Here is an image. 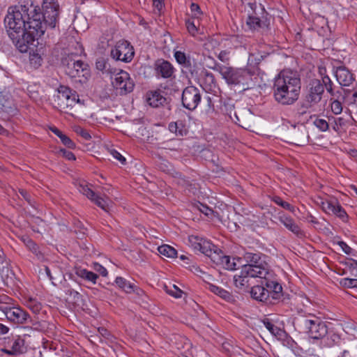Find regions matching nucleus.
<instances>
[{"label": "nucleus", "mask_w": 357, "mask_h": 357, "mask_svg": "<svg viewBox=\"0 0 357 357\" xmlns=\"http://www.w3.org/2000/svg\"><path fill=\"white\" fill-rule=\"evenodd\" d=\"M211 68L218 71L228 84L239 85V73L241 68H234L230 66L215 65Z\"/></svg>", "instance_id": "16"}, {"label": "nucleus", "mask_w": 357, "mask_h": 357, "mask_svg": "<svg viewBox=\"0 0 357 357\" xmlns=\"http://www.w3.org/2000/svg\"><path fill=\"white\" fill-rule=\"evenodd\" d=\"M25 305L34 314H38L42 309V304L33 298H29Z\"/></svg>", "instance_id": "37"}, {"label": "nucleus", "mask_w": 357, "mask_h": 357, "mask_svg": "<svg viewBox=\"0 0 357 357\" xmlns=\"http://www.w3.org/2000/svg\"><path fill=\"white\" fill-rule=\"evenodd\" d=\"M201 99L200 90L194 86H188L183 91L182 104L184 107L190 111H193L197 107Z\"/></svg>", "instance_id": "12"}, {"label": "nucleus", "mask_w": 357, "mask_h": 357, "mask_svg": "<svg viewBox=\"0 0 357 357\" xmlns=\"http://www.w3.org/2000/svg\"><path fill=\"white\" fill-rule=\"evenodd\" d=\"M109 73L112 74V84L116 89L119 90L120 94H127L132 91L135 84L128 73L114 68Z\"/></svg>", "instance_id": "9"}, {"label": "nucleus", "mask_w": 357, "mask_h": 357, "mask_svg": "<svg viewBox=\"0 0 357 357\" xmlns=\"http://www.w3.org/2000/svg\"><path fill=\"white\" fill-rule=\"evenodd\" d=\"M42 17L45 26L50 29L56 27L59 22L60 8L57 0H43Z\"/></svg>", "instance_id": "10"}, {"label": "nucleus", "mask_w": 357, "mask_h": 357, "mask_svg": "<svg viewBox=\"0 0 357 357\" xmlns=\"http://www.w3.org/2000/svg\"><path fill=\"white\" fill-rule=\"evenodd\" d=\"M230 52L228 50H222L221 51L218 55V58L223 63H227L229 62L230 57H229Z\"/></svg>", "instance_id": "56"}, {"label": "nucleus", "mask_w": 357, "mask_h": 357, "mask_svg": "<svg viewBox=\"0 0 357 357\" xmlns=\"http://www.w3.org/2000/svg\"><path fill=\"white\" fill-rule=\"evenodd\" d=\"M258 75L255 70L249 68H241L239 73V84L246 90L252 88L257 83Z\"/></svg>", "instance_id": "17"}, {"label": "nucleus", "mask_w": 357, "mask_h": 357, "mask_svg": "<svg viewBox=\"0 0 357 357\" xmlns=\"http://www.w3.org/2000/svg\"><path fill=\"white\" fill-rule=\"evenodd\" d=\"M243 257L246 261V264H252L253 262H256L257 260L259 261L261 257H265V256L260 252H245Z\"/></svg>", "instance_id": "38"}, {"label": "nucleus", "mask_w": 357, "mask_h": 357, "mask_svg": "<svg viewBox=\"0 0 357 357\" xmlns=\"http://www.w3.org/2000/svg\"><path fill=\"white\" fill-rule=\"evenodd\" d=\"M321 84L324 88H326L327 92L331 96H335V93L333 90V83L328 75H324L321 77Z\"/></svg>", "instance_id": "40"}, {"label": "nucleus", "mask_w": 357, "mask_h": 357, "mask_svg": "<svg viewBox=\"0 0 357 357\" xmlns=\"http://www.w3.org/2000/svg\"><path fill=\"white\" fill-rule=\"evenodd\" d=\"M73 91L71 90L69 87L63 85H61L57 89V95L55 98L58 100V106L61 107V109H65V101L68 100L70 97L72 96V93Z\"/></svg>", "instance_id": "27"}, {"label": "nucleus", "mask_w": 357, "mask_h": 357, "mask_svg": "<svg viewBox=\"0 0 357 357\" xmlns=\"http://www.w3.org/2000/svg\"><path fill=\"white\" fill-rule=\"evenodd\" d=\"M38 259H43V255L40 250L39 246L31 239L26 246Z\"/></svg>", "instance_id": "42"}, {"label": "nucleus", "mask_w": 357, "mask_h": 357, "mask_svg": "<svg viewBox=\"0 0 357 357\" xmlns=\"http://www.w3.org/2000/svg\"><path fill=\"white\" fill-rule=\"evenodd\" d=\"M12 102L5 95L0 94V114L7 112L11 108Z\"/></svg>", "instance_id": "43"}, {"label": "nucleus", "mask_w": 357, "mask_h": 357, "mask_svg": "<svg viewBox=\"0 0 357 357\" xmlns=\"http://www.w3.org/2000/svg\"><path fill=\"white\" fill-rule=\"evenodd\" d=\"M116 285L127 294H131L135 291V284L131 283L122 277H116L115 280Z\"/></svg>", "instance_id": "31"}, {"label": "nucleus", "mask_w": 357, "mask_h": 357, "mask_svg": "<svg viewBox=\"0 0 357 357\" xmlns=\"http://www.w3.org/2000/svg\"><path fill=\"white\" fill-rule=\"evenodd\" d=\"M77 189L79 192L86 196L89 199L93 200L95 199L96 193L89 188L88 185L79 183Z\"/></svg>", "instance_id": "41"}, {"label": "nucleus", "mask_w": 357, "mask_h": 357, "mask_svg": "<svg viewBox=\"0 0 357 357\" xmlns=\"http://www.w3.org/2000/svg\"><path fill=\"white\" fill-rule=\"evenodd\" d=\"M59 153L62 155L63 157L68 160H75L76 159L75 155L73 152L67 151L64 149H60Z\"/></svg>", "instance_id": "57"}, {"label": "nucleus", "mask_w": 357, "mask_h": 357, "mask_svg": "<svg viewBox=\"0 0 357 357\" xmlns=\"http://www.w3.org/2000/svg\"><path fill=\"white\" fill-rule=\"evenodd\" d=\"M328 336L327 337V344L328 346L329 347H331L333 345H334L335 344H337L340 342V337L339 335L335 333H328Z\"/></svg>", "instance_id": "52"}, {"label": "nucleus", "mask_w": 357, "mask_h": 357, "mask_svg": "<svg viewBox=\"0 0 357 357\" xmlns=\"http://www.w3.org/2000/svg\"><path fill=\"white\" fill-rule=\"evenodd\" d=\"M75 132L86 140H89L91 138V136L90 135L89 132L86 130L83 129L80 127L77 128L75 130Z\"/></svg>", "instance_id": "59"}, {"label": "nucleus", "mask_w": 357, "mask_h": 357, "mask_svg": "<svg viewBox=\"0 0 357 357\" xmlns=\"http://www.w3.org/2000/svg\"><path fill=\"white\" fill-rule=\"evenodd\" d=\"M77 57L74 54H68L62 59V64L66 75L71 78H78L79 82H85L91 76L90 68L87 63Z\"/></svg>", "instance_id": "6"}, {"label": "nucleus", "mask_w": 357, "mask_h": 357, "mask_svg": "<svg viewBox=\"0 0 357 357\" xmlns=\"http://www.w3.org/2000/svg\"><path fill=\"white\" fill-rule=\"evenodd\" d=\"M174 56L176 61L192 76L197 74V63L194 59L192 60L189 55L182 51H175Z\"/></svg>", "instance_id": "18"}, {"label": "nucleus", "mask_w": 357, "mask_h": 357, "mask_svg": "<svg viewBox=\"0 0 357 357\" xmlns=\"http://www.w3.org/2000/svg\"><path fill=\"white\" fill-rule=\"evenodd\" d=\"M340 284L348 288H357V279L343 278L341 280Z\"/></svg>", "instance_id": "49"}, {"label": "nucleus", "mask_w": 357, "mask_h": 357, "mask_svg": "<svg viewBox=\"0 0 357 357\" xmlns=\"http://www.w3.org/2000/svg\"><path fill=\"white\" fill-rule=\"evenodd\" d=\"M166 100L159 91H151L147 93L146 102L153 107H158Z\"/></svg>", "instance_id": "29"}, {"label": "nucleus", "mask_w": 357, "mask_h": 357, "mask_svg": "<svg viewBox=\"0 0 357 357\" xmlns=\"http://www.w3.org/2000/svg\"><path fill=\"white\" fill-rule=\"evenodd\" d=\"M324 92V88L321 80L311 79L306 86L304 98L299 108L300 113L306 114L307 109L317 105L321 101Z\"/></svg>", "instance_id": "7"}, {"label": "nucleus", "mask_w": 357, "mask_h": 357, "mask_svg": "<svg viewBox=\"0 0 357 357\" xmlns=\"http://www.w3.org/2000/svg\"><path fill=\"white\" fill-rule=\"evenodd\" d=\"M249 267H243L238 274L234 276V283L235 286L241 289H246L251 286L250 280L252 278H258L257 276L252 275L250 273Z\"/></svg>", "instance_id": "19"}, {"label": "nucleus", "mask_w": 357, "mask_h": 357, "mask_svg": "<svg viewBox=\"0 0 357 357\" xmlns=\"http://www.w3.org/2000/svg\"><path fill=\"white\" fill-rule=\"evenodd\" d=\"M321 206L324 212L338 217L343 222L348 221L349 216L347 212L336 199L331 198L322 200Z\"/></svg>", "instance_id": "14"}, {"label": "nucleus", "mask_w": 357, "mask_h": 357, "mask_svg": "<svg viewBox=\"0 0 357 357\" xmlns=\"http://www.w3.org/2000/svg\"><path fill=\"white\" fill-rule=\"evenodd\" d=\"M201 86L208 92L214 91L216 89V82L213 73L205 71L204 73V77L202 80Z\"/></svg>", "instance_id": "28"}, {"label": "nucleus", "mask_w": 357, "mask_h": 357, "mask_svg": "<svg viewBox=\"0 0 357 357\" xmlns=\"http://www.w3.org/2000/svg\"><path fill=\"white\" fill-rule=\"evenodd\" d=\"M25 351V341L20 336H17L13 339L10 349L4 348L1 349L2 352L10 356L20 355L23 354Z\"/></svg>", "instance_id": "23"}, {"label": "nucleus", "mask_w": 357, "mask_h": 357, "mask_svg": "<svg viewBox=\"0 0 357 357\" xmlns=\"http://www.w3.org/2000/svg\"><path fill=\"white\" fill-rule=\"evenodd\" d=\"M190 12L191 17L194 18H199V17L202 15V12L201 11L199 6L195 3H191Z\"/></svg>", "instance_id": "50"}, {"label": "nucleus", "mask_w": 357, "mask_h": 357, "mask_svg": "<svg viewBox=\"0 0 357 357\" xmlns=\"http://www.w3.org/2000/svg\"><path fill=\"white\" fill-rule=\"evenodd\" d=\"M337 243L346 254L351 253V248L345 242L339 241Z\"/></svg>", "instance_id": "63"}, {"label": "nucleus", "mask_w": 357, "mask_h": 357, "mask_svg": "<svg viewBox=\"0 0 357 357\" xmlns=\"http://www.w3.org/2000/svg\"><path fill=\"white\" fill-rule=\"evenodd\" d=\"M174 67L167 61L159 59L155 63V70L158 76L169 78L174 73Z\"/></svg>", "instance_id": "22"}, {"label": "nucleus", "mask_w": 357, "mask_h": 357, "mask_svg": "<svg viewBox=\"0 0 357 357\" xmlns=\"http://www.w3.org/2000/svg\"><path fill=\"white\" fill-rule=\"evenodd\" d=\"M178 136H184L187 134L188 130L185 125L181 121H178Z\"/></svg>", "instance_id": "61"}, {"label": "nucleus", "mask_w": 357, "mask_h": 357, "mask_svg": "<svg viewBox=\"0 0 357 357\" xmlns=\"http://www.w3.org/2000/svg\"><path fill=\"white\" fill-rule=\"evenodd\" d=\"M271 199L276 204L280 206L283 208H284L286 210H288V211H289L291 212H294V207L292 205H291L289 203L283 201L282 199V198L280 197L279 196H273Z\"/></svg>", "instance_id": "44"}, {"label": "nucleus", "mask_w": 357, "mask_h": 357, "mask_svg": "<svg viewBox=\"0 0 357 357\" xmlns=\"http://www.w3.org/2000/svg\"><path fill=\"white\" fill-rule=\"evenodd\" d=\"M314 125L322 132L328 130L329 128L328 123L323 119H316L314 121Z\"/></svg>", "instance_id": "46"}, {"label": "nucleus", "mask_w": 357, "mask_h": 357, "mask_svg": "<svg viewBox=\"0 0 357 357\" xmlns=\"http://www.w3.org/2000/svg\"><path fill=\"white\" fill-rule=\"evenodd\" d=\"M159 253L169 258H176L177 257V251L173 247L169 245H162L158 247Z\"/></svg>", "instance_id": "35"}, {"label": "nucleus", "mask_w": 357, "mask_h": 357, "mask_svg": "<svg viewBox=\"0 0 357 357\" xmlns=\"http://www.w3.org/2000/svg\"><path fill=\"white\" fill-rule=\"evenodd\" d=\"M247 24L249 27L254 30L261 29L263 32L267 31L269 29V24L266 22H261V20L255 16H249L247 20Z\"/></svg>", "instance_id": "30"}, {"label": "nucleus", "mask_w": 357, "mask_h": 357, "mask_svg": "<svg viewBox=\"0 0 357 357\" xmlns=\"http://www.w3.org/2000/svg\"><path fill=\"white\" fill-rule=\"evenodd\" d=\"M12 299L6 296L0 298V310L5 314L6 319L15 324H31L38 328L39 323L33 320L29 314L22 307L12 303Z\"/></svg>", "instance_id": "4"}, {"label": "nucleus", "mask_w": 357, "mask_h": 357, "mask_svg": "<svg viewBox=\"0 0 357 357\" xmlns=\"http://www.w3.org/2000/svg\"><path fill=\"white\" fill-rule=\"evenodd\" d=\"M33 10H35L32 9V3L22 4L21 2L18 5L8 8L4 22L10 38H13V35L26 32V22Z\"/></svg>", "instance_id": "2"}, {"label": "nucleus", "mask_w": 357, "mask_h": 357, "mask_svg": "<svg viewBox=\"0 0 357 357\" xmlns=\"http://www.w3.org/2000/svg\"><path fill=\"white\" fill-rule=\"evenodd\" d=\"M66 102L65 103V109H68L69 107L72 108L77 103L83 104V102H82L79 100V96L77 95L75 91H73L72 96L70 97V98L67 100Z\"/></svg>", "instance_id": "45"}, {"label": "nucleus", "mask_w": 357, "mask_h": 357, "mask_svg": "<svg viewBox=\"0 0 357 357\" xmlns=\"http://www.w3.org/2000/svg\"><path fill=\"white\" fill-rule=\"evenodd\" d=\"M91 201L93 202L98 206H99L104 211H107L108 210L109 205H108L107 201H106L103 198L98 196L96 194L95 199Z\"/></svg>", "instance_id": "48"}, {"label": "nucleus", "mask_w": 357, "mask_h": 357, "mask_svg": "<svg viewBox=\"0 0 357 357\" xmlns=\"http://www.w3.org/2000/svg\"><path fill=\"white\" fill-rule=\"evenodd\" d=\"M10 39L15 45L16 47L21 52H27L29 48L28 44L32 41L29 38H27V34H26V32L20 33V34L17 33L16 35H13V38Z\"/></svg>", "instance_id": "26"}, {"label": "nucleus", "mask_w": 357, "mask_h": 357, "mask_svg": "<svg viewBox=\"0 0 357 357\" xmlns=\"http://www.w3.org/2000/svg\"><path fill=\"white\" fill-rule=\"evenodd\" d=\"M76 273L79 277L88 281H91L93 284H96V280L98 278L97 274L86 269H79L76 271Z\"/></svg>", "instance_id": "36"}, {"label": "nucleus", "mask_w": 357, "mask_h": 357, "mask_svg": "<svg viewBox=\"0 0 357 357\" xmlns=\"http://www.w3.org/2000/svg\"><path fill=\"white\" fill-rule=\"evenodd\" d=\"M347 265L350 269L351 274L357 276V261L354 259H349L347 263Z\"/></svg>", "instance_id": "55"}, {"label": "nucleus", "mask_w": 357, "mask_h": 357, "mask_svg": "<svg viewBox=\"0 0 357 357\" xmlns=\"http://www.w3.org/2000/svg\"><path fill=\"white\" fill-rule=\"evenodd\" d=\"M32 9L35 10L30 13L29 19H27L26 22V34L31 40H34L45 33L47 26H45L43 20H41L43 17L40 8L32 5Z\"/></svg>", "instance_id": "8"}, {"label": "nucleus", "mask_w": 357, "mask_h": 357, "mask_svg": "<svg viewBox=\"0 0 357 357\" xmlns=\"http://www.w3.org/2000/svg\"><path fill=\"white\" fill-rule=\"evenodd\" d=\"M333 128L335 131H338L346 125V121L342 117L333 118Z\"/></svg>", "instance_id": "53"}, {"label": "nucleus", "mask_w": 357, "mask_h": 357, "mask_svg": "<svg viewBox=\"0 0 357 357\" xmlns=\"http://www.w3.org/2000/svg\"><path fill=\"white\" fill-rule=\"evenodd\" d=\"M200 211L204 213L205 215L209 217L212 215L213 211L208 206L206 205H201V208H199Z\"/></svg>", "instance_id": "62"}, {"label": "nucleus", "mask_w": 357, "mask_h": 357, "mask_svg": "<svg viewBox=\"0 0 357 357\" xmlns=\"http://www.w3.org/2000/svg\"><path fill=\"white\" fill-rule=\"evenodd\" d=\"M208 289L211 292L226 301H229L231 298V295L229 291L215 284H209Z\"/></svg>", "instance_id": "34"}, {"label": "nucleus", "mask_w": 357, "mask_h": 357, "mask_svg": "<svg viewBox=\"0 0 357 357\" xmlns=\"http://www.w3.org/2000/svg\"><path fill=\"white\" fill-rule=\"evenodd\" d=\"M153 6L160 11L164 6V0H153Z\"/></svg>", "instance_id": "64"}, {"label": "nucleus", "mask_w": 357, "mask_h": 357, "mask_svg": "<svg viewBox=\"0 0 357 357\" xmlns=\"http://www.w3.org/2000/svg\"><path fill=\"white\" fill-rule=\"evenodd\" d=\"M271 277L268 279H264L263 286L256 285L252 287V297L259 301L265 303L268 305L275 304L282 296V285L275 280H271Z\"/></svg>", "instance_id": "3"}, {"label": "nucleus", "mask_w": 357, "mask_h": 357, "mask_svg": "<svg viewBox=\"0 0 357 357\" xmlns=\"http://www.w3.org/2000/svg\"><path fill=\"white\" fill-rule=\"evenodd\" d=\"M264 326L270 331L271 334L278 337L281 336L282 333V331L276 326L274 324H273L269 319H266L263 321Z\"/></svg>", "instance_id": "39"}, {"label": "nucleus", "mask_w": 357, "mask_h": 357, "mask_svg": "<svg viewBox=\"0 0 357 357\" xmlns=\"http://www.w3.org/2000/svg\"><path fill=\"white\" fill-rule=\"evenodd\" d=\"M296 322L300 331L307 334L312 339L320 340L328 334V326L326 322L314 314L301 316Z\"/></svg>", "instance_id": "5"}, {"label": "nucleus", "mask_w": 357, "mask_h": 357, "mask_svg": "<svg viewBox=\"0 0 357 357\" xmlns=\"http://www.w3.org/2000/svg\"><path fill=\"white\" fill-rule=\"evenodd\" d=\"M280 222L289 231L296 234L297 236H303V232L300 227L294 222L290 216L282 214L279 217Z\"/></svg>", "instance_id": "25"}, {"label": "nucleus", "mask_w": 357, "mask_h": 357, "mask_svg": "<svg viewBox=\"0 0 357 357\" xmlns=\"http://www.w3.org/2000/svg\"><path fill=\"white\" fill-rule=\"evenodd\" d=\"M301 89L300 75L296 70L284 69L274 79L273 93L280 105H294L299 98Z\"/></svg>", "instance_id": "1"}, {"label": "nucleus", "mask_w": 357, "mask_h": 357, "mask_svg": "<svg viewBox=\"0 0 357 357\" xmlns=\"http://www.w3.org/2000/svg\"><path fill=\"white\" fill-rule=\"evenodd\" d=\"M50 130L53 133H54L56 136L59 137L63 145L72 149L75 148V144L72 141V139L67 135H64L57 128L53 127L51 128Z\"/></svg>", "instance_id": "32"}, {"label": "nucleus", "mask_w": 357, "mask_h": 357, "mask_svg": "<svg viewBox=\"0 0 357 357\" xmlns=\"http://www.w3.org/2000/svg\"><path fill=\"white\" fill-rule=\"evenodd\" d=\"M135 52L133 47L127 40H119L111 50V56L113 59L126 63L131 61Z\"/></svg>", "instance_id": "11"}, {"label": "nucleus", "mask_w": 357, "mask_h": 357, "mask_svg": "<svg viewBox=\"0 0 357 357\" xmlns=\"http://www.w3.org/2000/svg\"><path fill=\"white\" fill-rule=\"evenodd\" d=\"M291 143L301 146L307 142V132L306 128L301 125L298 127L293 126L289 132Z\"/></svg>", "instance_id": "20"}, {"label": "nucleus", "mask_w": 357, "mask_h": 357, "mask_svg": "<svg viewBox=\"0 0 357 357\" xmlns=\"http://www.w3.org/2000/svg\"><path fill=\"white\" fill-rule=\"evenodd\" d=\"M331 111L335 114H340L342 112V102L337 100H333L331 104Z\"/></svg>", "instance_id": "51"}, {"label": "nucleus", "mask_w": 357, "mask_h": 357, "mask_svg": "<svg viewBox=\"0 0 357 357\" xmlns=\"http://www.w3.org/2000/svg\"><path fill=\"white\" fill-rule=\"evenodd\" d=\"M189 241L195 249L209 257L213 261H216V257L219 252H217L216 247L213 243L195 236H190Z\"/></svg>", "instance_id": "13"}, {"label": "nucleus", "mask_w": 357, "mask_h": 357, "mask_svg": "<svg viewBox=\"0 0 357 357\" xmlns=\"http://www.w3.org/2000/svg\"><path fill=\"white\" fill-rule=\"evenodd\" d=\"M111 154L113 155L114 158L118 160L122 165L126 163V158L117 151L112 150Z\"/></svg>", "instance_id": "60"}, {"label": "nucleus", "mask_w": 357, "mask_h": 357, "mask_svg": "<svg viewBox=\"0 0 357 357\" xmlns=\"http://www.w3.org/2000/svg\"><path fill=\"white\" fill-rule=\"evenodd\" d=\"M185 25L189 33L192 36H195L197 34L199 26L200 25L199 18H188L185 20Z\"/></svg>", "instance_id": "33"}, {"label": "nucleus", "mask_w": 357, "mask_h": 357, "mask_svg": "<svg viewBox=\"0 0 357 357\" xmlns=\"http://www.w3.org/2000/svg\"><path fill=\"white\" fill-rule=\"evenodd\" d=\"M166 291L168 294L174 296V298H181L182 296L183 291L178 288L176 285H173L170 288H167V286H165Z\"/></svg>", "instance_id": "47"}, {"label": "nucleus", "mask_w": 357, "mask_h": 357, "mask_svg": "<svg viewBox=\"0 0 357 357\" xmlns=\"http://www.w3.org/2000/svg\"><path fill=\"white\" fill-rule=\"evenodd\" d=\"M93 268L95 269V271H96L97 272L100 273V274L102 276L105 277L108 274V272H107V269L104 266H102L101 264H100L98 263H94L93 264Z\"/></svg>", "instance_id": "58"}, {"label": "nucleus", "mask_w": 357, "mask_h": 357, "mask_svg": "<svg viewBox=\"0 0 357 357\" xmlns=\"http://www.w3.org/2000/svg\"><path fill=\"white\" fill-rule=\"evenodd\" d=\"M335 77L337 81L342 86H349L355 81L354 75L344 66L337 68Z\"/></svg>", "instance_id": "21"}, {"label": "nucleus", "mask_w": 357, "mask_h": 357, "mask_svg": "<svg viewBox=\"0 0 357 357\" xmlns=\"http://www.w3.org/2000/svg\"><path fill=\"white\" fill-rule=\"evenodd\" d=\"M236 260L240 262L241 259L231 258L229 256L225 255L221 250H219V253L216 257V261L214 262L222 265L225 269L232 271L236 269Z\"/></svg>", "instance_id": "24"}, {"label": "nucleus", "mask_w": 357, "mask_h": 357, "mask_svg": "<svg viewBox=\"0 0 357 357\" xmlns=\"http://www.w3.org/2000/svg\"><path fill=\"white\" fill-rule=\"evenodd\" d=\"M107 63L103 59L98 60L96 62V66L98 70H101V71L106 70L109 73V71L111 70H114V68L107 69Z\"/></svg>", "instance_id": "54"}, {"label": "nucleus", "mask_w": 357, "mask_h": 357, "mask_svg": "<svg viewBox=\"0 0 357 357\" xmlns=\"http://www.w3.org/2000/svg\"><path fill=\"white\" fill-rule=\"evenodd\" d=\"M243 266L249 267L250 273L261 279H268V277L273 276V273L270 271L268 264L265 261L264 257H261L259 261L257 260L252 264H244Z\"/></svg>", "instance_id": "15"}]
</instances>
